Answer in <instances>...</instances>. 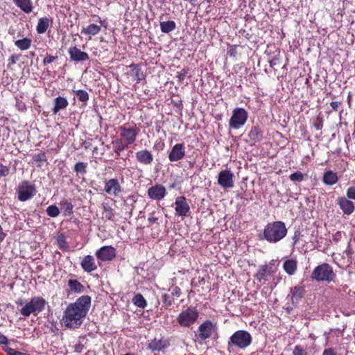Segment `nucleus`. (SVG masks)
Returning <instances> with one entry per match:
<instances>
[{
    "label": "nucleus",
    "instance_id": "ddd939ff",
    "mask_svg": "<svg viewBox=\"0 0 355 355\" xmlns=\"http://www.w3.org/2000/svg\"><path fill=\"white\" fill-rule=\"evenodd\" d=\"M104 191L108 195L117 197L123 191V188L118 179L112 178L105 182Z\"/></svg>",
    "mask_w": 355,
    "mask_h": 355
},
{
    "label": "nucleus",
    "instance_id": "864d4df0",
    "mask_svg": "<svg viewBox=\"0 0 355 355\" xmlns=\"http://www.w3.org/2000/svg\"><path fill=\"white\" fill-rule=\"evenodd\" d=\"M301 236V232L299 230H295L292 236L293 246H295L300 241Z\"/></svg>",
    "mask_w": 355,
    "mask_h": 355
},
{
    "label": "nucleus",
    "instance_id": "5fc2aeb1",
    "mask_svg": "<svg viewBox=\"0 0 355 355\" xmlns=\"http://www.w3.org/2000/svg\"><path fill=\"white\" fill-rule=\"evenodd\" d=\"M182 293L181 289L178 286H174L171 289V295L173 297H179Z\"/></svg>",
    "mask_w": 355,
    "mask_h": 355
},
{
    "label": "nucleus",
    "instance_id": "7ed1b4c3",
    "mask_svg": "<svg viewBox=\"0 0 355 355\" xmlns=\"http://www.w3.org/2000/svg\"><path fill=\"white\" fill-rule=\"evenodd\" d=\"M252 342L251 334L245 330L236 331L229 338L227 342V350L232 352L234 347L244 349L249 347Z\"/></svg>",
    "mask_w": 355,
    "mask_h": 355
},
{
    "label": "nucleus",
    "instance_id": "338daca9",
    "mask_svg": "<svg viewBox=\"0 0 355 355\" xmlns=\"http://www.w3.org/2000/svg\"><path fill=\"white\" fill-rule=\"evenodd\" d=\"M98 19V21L100 22V24L103 26L105 28H107V23L106 22L105 20H101L100 17L97 16Z\"/></svg>",
    "mask_w": 355,
    "mask_h": 355
},
{
    "label": "nucleus",
    "instance_id": "69168bd1",
    "mask_svg": "<svg viewBox=\"0 0 355 355\" xmlns=\"http://www.w3.org/2000/svg\"><path fill=\"white\" fill-rule=\"evenodd\" d=\"M323 355H333V349L329 348L325 349L323 352Z\"/></svg>",
    "mask_w": 355,
    "mask_h": 355
},
{
    "label": "nucleus",
    "instance_id": "c9c22d12",
    "mask_svg": "<svg viewBox=\"0 0 355 355\" xmlns=\"http://www.w3.org/2000/svg\"><path fill=\"white\" fill-rule=\"evenodd\" d=\"M132 302L135 306L141 309H144L147 306V302L141 293H137L133 297Z\"/></svg>",
    "mask_w": 355,
    "mask_h": 355
},
{
    "label": "nucleus",
    "instance_id": "de8ad7c7",
    "mask_svg": "<svg viewBox=\"0 0 355 355\" xmlns=\"http://www.w3.org/2000/svg\"><path fill=\"white\" fill-rule=\"evenodd\" d=\"M237 45H230L227 48V55L231 57L236 58L237 56Z\"/></svg>",
    "mask_w": 355,
    "mask_h": 355
},
{
    "label": "nucleus",
    "instance_id": "0e129e2a",
    "mask_svg": "<svg viewBox=\"0 0 355 355\" xmlns=\"http://www.w3.org/2000/svg\"><path fill=\"white\" fill-rule=\"evenodd\" d=\"M6 237V234L3 232V229L0 225V243L3 241Z\"/></svg>",
    "mask_w": 355,
    "mask_h": 355
},
{
    "label": "nucleus",
    "instance_id": "4d7b16f0",
    "mask_svg": "<svg viewBox=\"0 0 355 355\" xmlns=\"http://www.w3.org/2000/svg\"><path fill=\"white\" fill-rule=\"evenodd\" d=\"M19 57L17 55H12L8 60V66H11L17 62L18 61Z\"/></svg>",
    "mask_w": 355,
    "mask_h": 355
},
{
    "label": "nucleus",
    "instance_id": "39448f33",
    "mask_svg": "<svg viewBox=\"0 0 355 355\" xmlns=\"http://www.w3.org/2000/svg\"><path fill=\"white\" fill-rule=\"evenodd\" d=\"M117 130L119 132L120 139L129 145H132L135 142L140 131L135 123H133L132 125L125 123L123 125L119 126Z\"/></svg>",
    "mask_w": 355,
    "mask_h": 355
},
{
    "label": "nucleus",
    "instance_id": "a211bd4d",
    "mask_svg": "<svg viewBox=\"0 0 355 355\" xmlns=\"http://www.w3.org/2000/svg\"><path fill=\"white\" fill-rule=\"evenodd\" d=\"M185 156V146L184 144H176L174 145L169 154L168 159L171 162H177Z\"/></svg>",
    "mask_w": 355,
    "mask_h": 355
},
{
    "label": "nucleus",
    "instance_id": "79ce46f5",
    "mask_svg": "<svg viewBox=\"0 0 355 355\" xmlns=\"http://www.w3.org/2000/svg\"><path fill=\"white\" fill-rule=\"evenodd\" d=\"M162 300L164 306L170 307L174 302V298L169 294L164 293L162 295Z\"/></svg>",
    "mask_w": 355,
    "mask_h": 355
},
{
    "label": "nucleus",
    "instance_id": "1a4fd4ad",
    "mask_svg": "<svg viewBox=\"0 0 355 355\" xmlns=\"http://www.w3.org/2000/svg\"><path fill=\"white\" fill-rule=\"evenodd\" d=\"M333 270L330 265L323 263L314 268L311 277L313 280L318 282L327 281L330 282L332 279Z\"/></svg>",
    "mask_w": 355,
    "mask_h": 355
},
{
    "label": "nucleus",
    "instance_id": "c85d7f7f",
    "mask_svg": "<svg viewBox=\"0 0 355 355\" xmlns=\"http://www.w3.org/2000/svg\"><path fill=\"white\" fill-rule=\"evenodd\" d=\"M113 151L115 153V158L119 159L121 155V153L126 149L130 145L120 138H118L112 141Z\"/></svg>",
    "mask_w": 355,
    "mask_h": 355
},
{
    "label": "nucleus",
    "instance_id": "680f3d73",
    "mask_svg": "<svg viewBox=\"0 0 355 355\" xmlns=\"http://www.w3.org/2000/svg\"><path fill=\"white\" fill-rule=\"evenodd\" d=\"M165 144L163 141H159V142L156 141V143L154 145V148L156 150H163Z\"/></svg>",
    "mask_w": 355,
    "mask_h": 355
},
{
    "label": "nucleus",
    "instance_id": "6e6d98bb",
    "mask_svg": "<svg viewBox=\"0 0 355 355\" xmlns=\"http://www.w3.org/2000/svg\"><path fill=\"white\" fill-rule=\"evenodd\" d=\"M156 211H153L149 214V217L148 218V222L150 225L157 223L158 217L155 216Z\"/></svg>",
    "mask_w": 355,
    "mask_h": 355
},
{
    "label": "nucleus",
    "instance_id": "6e6552de",
    "mask_svg": "<svg viewBox=\"0 0 355 355\" xmlns=\"http://www.w3.org/2000/svg\"><path fill=\"white\" fill-rule=\"evenodd\" d=\"M216 329V325L211 320H205L198 328V332L195 336L196 341L200 345H202L207 339L211 338Z\"/></svg>",
    "mask_w": 355,
    "mask_h": 355
},
{
    "label": "nucleus",
    "instance_id": "49530a36",
    "mask_svg": "<svg viewBox=\"0 0 355 355\" xmlns=\"http://www.w3.org/2000/svg\"><path fill=\"white\" fill-rule=\"evenodd\" d=\"M292 355H309L308 353L305 351L303 347L300 345H295Z\"/></svg>",
    "mask_w": 355,
    "mask_h": 355
},
{
    "label": "nucleus",
    "instance_id": "37998d69",
    "mask_svg": "<svg viewBox=\"0 0 355 355\" xmlns=\"http://www.w3.org/2000/svg\"><path fill=\"white\" fill-rule=\"evenodd\" d=\"M305 175L300 171L295 172L289 176V178L293 182H302L304 180Z\"/></svg>",
    "mask_w": 355,
    "mask_h": 355
},
{
    "label": "nucleus",
    "instance_id": "c756f323",
    "mask_svg": "<svg viewBox=\"0 0 355 355\" xmlns=\"http://www.w3.org/2000/svg\"><path fill=\"white\" fill-rule=\"evenodd\" d=\"M297 268V262L293 259H286L283 263V269L288 275L295 274Z\"/></svg>",
    "mask_w": 355,
    "mask_h": 355
},
{
    "label": "nucleus",
    "instance_id": "9d476101",
    "mask_svg": "<svg viewBox=\"0 0 355 355\" xmlns=\"http://www.w3.org/2000/svg\"><path fill=\"white\" fill-rule=\"evenodd\" d=\"M36 193L35 187L28 180H23L17 189L18 200L21 202H25L31 199Z\"/></svg>",
    "mask_w": 355,
    "mask_h": 355
},
{
    "label": "nucleus",
    "instance_id": "e2e57ef3",
    "mask_svg": "<svg viewBox=\"0 0 355 355\" xmlns=\"http://www.w3.org/2000/svg\"><path fill=\"white\" fill-rule=\"evenodd\" d=\"M8 343V338L4 335L0 334V345H3V346Z\"/></svg>",
    "mask_w": 355,
    "mask_h": 355
},
{
    "label": "nucleus",
    "instance_id": "3c124183",
    "mask_svg": "<svg viewBox=\"0 0 355 355\" xmlns=\"http://www.w3.org/2000/svg\"><path fill=\"white\" fill-rule=\"evenodd\" d=\"M10 168L0 162V177H6L9 174Z\"/></svg>",
    "mask_w": 355,
    "mask_h": 355
},
{
    "label": "nucleus",
    "instance_id": "a19ab883",
    "mask_svg": "<svg viewBox=\"0 0 355 355\" xmlns=\"http://www.w3.org/2000/svg\"><path fill=\"white\" fill-rule=\"evenodd\" d=\"M46 214L49 216L55 218L60 214V210L56 205H50L46 208Z\"/></svg>",
    "mask_w": 355,
    "mask_h": 355
},
{
    "label": "nucleus",
    "instance_id": "e433bc0d",
    "mask_svg": "<svg viewBox=\"0 0 355 355\" xmlns=\"http://www.w3.org/2000/svg\"><path fill=\"white\" fill-rule=\"evenodd\" d=\"M304 294V288L300 286H295L292 291L291 300L293 302H298Z\"/></svg>",
    "mask_w": 355,
    "mask_h": 355
},
{
    "label": "nucleus",
    "instance_id": "bf43d9fd",
    "mask_svg": "<svg viewBox=\"0 0 355 355\" xmlns=\"http://www.w3.org/2000/svg\"><path fill=\"white\" fill-rule=\"evenodd\" d=\"M3 350L5 351L9 355H14L16 350L8 347V344L3 346Z\"/></svg>",
    "mask_w": 355,
    "mask_h": 355
},
{
    "label": "nucleus",
    "instance_id": "f704fd0d",
    "mask_svg": "<svg viewBox=\"0 0 355 355\" xmlns=\"http://www.w3.org/2000/svg\"><path fill=\"white\" fill-rule=\"evenodd\" d=\"M176 28V24L174 21L169 20L160 23V28L162 33H168Z\"/></svg>",
    "mask_w": 355,
    "mask_h": 355
},
{
    "label": "nucleus",
    "instance_id": "393cba45",
    "mask_svg": "<svg viewBox=\"0 0 355 355\" xmlns=\"http://www.w3.org/2000/svg\"><path fill=\"white\" fill-rule=\"evenodd\" d=\"M53 19L50 17H44L38 19L36 26V31L38 34L44 33L47 29L52 25Z\"/></svg>",
    "mask_w": 355,
    "mask_h": 355
},
{
    "label": "nucleus",
    "instance_id": "cd10ccee",
    "mask_svg": "<svg viewBox=\"0 0 355 355\" xmlns=\"http://www.w3.org/2000/svg\"><path fill=\"white\" fill-rule=\"evenodd\" d=\"M12 1L24 13L29 14L33 10L32 0H12Z\"/></svg>",
    "mask_w": 355,
    "mask_h": 355
},
{
    "label": "nucleus",
    "instance_id": "dca6fc26",
    "mask_svg": "<svg viewBox=\"0 0 355 355\" xmlns=\"http://www.w3.org/2000/svg\"><path fill=\"white\" fill-rule=\"evenodd\" d=\"M170 345L171 342L168 338L162 337L157 339L155 338L148 343L147 349L152 352H164Z\"/></svg>",
    "mask_w": 355,
    "mask_h": 355
},
{
    "label": "nucleus",
    "instance_id": "72a5a7b5",
    "mask_svg": "<svg viewBox=\"0 0 355 355\" xmlns=\"http://www.w3.org/2000/svg\"><path fill=\"white\" fill-rule=\"evenodd\" d=\"M33 162L35 164L37 167H42L44 163L47 162V157L46 153L44 152H42L38 154L33 155Z\"/></svg>",
    "mask_w": 355,
    "mask_h": 355
},
{
    "label": "nucleus",
    "instance_id": "c03bdc74",
    "mask_svg": "<svg viewBox=\"0 0 355 355\" xmlns=\"http://www.w3.org/2000/svg\"><path fill=\"white\" fill-rule=\"evenodd\" d=\"M189 73L188 68H184L180 71H178L176 73V78L180 83H183L185 79V77L187 76Z\"/></svg>",
    "mask_w": 355,
    "mask_h": 355
},
{
    "label": "nucleus",
    "instance_id": "774afa93",
    "mask_svg": "<svg viewBox=\"0 0 355 355\" xmlns=\"http://www.w3.org/2000/svg\"><path fill=\"white\" fill-rule=\"evenodd\" d=\"M14 355H30L29 354L22 353L21 352L15 351Z\"/></svg>",
    "mask_w": 355,
    "mask_h": 355
},
{
    "label": "nucleus",
    "instance_id": "a878e982",
    "mask_svg": "<svg viewBox=\"0 0 355 355\" xmlns=\"http://www.w3.org/2000/svg\"><path fill=\"white\" fill-rule=\"evenodd\" d=\"M248 137L253 144L258 143L263 139V131L259 125L252 126L248 133Z\"/></svg>",
    "mask_w": 355,
    "mask_h": 355
},
{
    "label": "nucleus",
    "instance_id": "bb28decb",
    "mask_svg": "<svg viewBox=\"0 0 355 355\" xmlns=\"http://www.w3.org/2000/svg\"><path fill=\"white\" fill-rule=\"evenodd\" d=\"M68 105V100L65 97L59 96L54 99V106L52 108V112L53 114H56L60 110L66 109Z\"/></svg>",
    "mask_w": 355,
    "mask_h": 355
},
{
    "label": "nucleus",
    "instance_id": "2f4dec72",
    "mask_svg": "<svg viewBox=\"0 0 355 355\" xmlns=\"http://www.w3.org/2000/svg\"><path fill=\"white\" fill-rule=\"evenodd\" d=\"M101 30V28L100 26L95 24H92L86 28H83L81 31V33L85 35H95L98 34Z\"/></svg>",
    "mask_w": 355,
    "mask_h": 355
},
{
    "label": "nucleus",
    "instance_id": "a18cd8bd",
    "mask_svg": "<svg viewBox=\"0 0 355 355\" xmlns=\"http://www.w3.org/2000/svg\"><path fill=\"white\" fill-rule=\"evenodd\" d=\"M322 180L323 182L326 184H333V171H328L327 173H325Z\"/></svg>",
    "mask_w": 355,
    "mask_h": 355
},
{
    "label": "nucleus",
    "instance_id": "09e8293b",
    "mask_svg": "<svg viewBox=\"0 0 355 355\" xmlns=\"http://www.w3.org/2000/svg\"><path fill=\"white\" fill-rule=\"evenodd\" d=\"M58 58V55H46V56L43 59L42 64L44 65H46L49 64H51L54 61H55Z\"/></svg>",
    "mask_w": 355,
    "mask_h": 355
},
{
    "label": "nucleus",
    "instance_id": "b1692460",
    "mask_svg": "<svg viewBox=\"0 0 355 355\" xmlns=\"http://www.w3.org/2000/svg\"><path fill=\"white\" fill-rule=\"evenodd\" d=\"M129 68L131 70V76L135 78L137 83L146 80V74L142 71L140 64L132 63L129 65Z\"/></svg>",
    "mask_w": 355,
    "mask_h": 355
},
{
    "label": "nucleus",
    "instance_id": "13d9d810",
    "mask_svg": "<svg viewBox=\"0 0 355 355\" xmlns=\"http://www.w3.org/2000/svg\"><path fill=\"white\" fill-rule=\"evenodd\" d=\"M58 242L59 247L61 249H64L67 245V241L64 236L59 237L58 239Z\"/></svg>",
    "mask_w": 355,
    "mask_h": 355
},
{
    "label": "nucleus",
    "instance_id": "2eb2a0df",
    "mask_svg": "<svg viewBox=\"0 0 355 355\" xmlns=\"http://www.w3.org/2000/svg\"><path fill=\"white\" fill-rule=\"evenodd\" d=\"M175 210L178 216L181 217L187 216L189 212L190 211V206L184 196H178L175 198Z\"/></svg>",
    "mask_w": 355,
    "mask_h": 355
},
{
    "label": "nucleus",
    "instance_id": "ea45409f",
    "mask_svg": "<svg viewBox=\"0 0 355 355\" xmlns=\"http://www.w3.org/2000/svg\"><path fill=\"white\" fill-rule=\"evenodd\" d=\"M87 163L83 162H78L75 164L73 170L77 173H80V174L84 175L87 173Z\"/></svg>",
    "mask_w": 355,
    "mask_h": 355
},
{
    "label": "nucleus",
    "instance_id": "052dcab7",
    "mask_svg": "<svg viewBox=\"0 0 355 355\" xmlns=\"http://www.w3.org/2000/svg\"><path fill=\"white\" fill-rule=\"evenodd\" d=\"M270 66L273 67L275 65H278L279 64V58L277 56H275L272 59L270 60Z\"/></svg>",
    "mask_w": 355,
    "mask_h": 355
},
{
    "label": "nucleus",
    "instance_id": "4be33fe9",
    "mask_svg": "<svg viewBox=\"0 0 355 355\" xmlns=\"http://www.w3.org/2000/svg\"><path fill=\"white\" fill-rule=\"evenodd\" d=\"M68 289H67V296L71 294H79L82 293L84 290V286L77 279H69L67 282Z\"/></svg>",
    "mask_w": 355,
    "mask_h": 355
},
{
    "label": "nucleus",
    "instance_id": "aec40b11",
    "mask_svg": "<svg viewBox=\"0 0 355 355\" xmlns=\"http://www.w3.org/2000/svg\"><path fill=\"white\" fill-rule=\"evenodd\" d=\"M68 53L69 54L71 60L74 62H83L89 59L87 53L82 51L76 46L70 47Z\"/></svg>",
    "mask_w": 355,
    "mask_h": 355
},
{
    "label": "nucleus",
    "instance_id": "423d86ee",
    "mask_svg": "<svg viewBox=\"0 0 355 355\" xmlns=\"http://www.w3.org/2000/svg\"><path fill=\"white\" fill-rule=\"evenodd\" d=\"M199 317V311L196 307H188L182 311L177 318L178 324L183 327H189Z\"/></svg>",
    "mask_w": 355,
    "mask_h": 355
},
{
    "label": "nucleus",
    "instance_id": "58836bf2",
    "mask_svg": "<svg viewBox=\"0 0 355 355\" xmlns=\"http://www.w3.org/2000/svg\"><path fill=\"white\" fill-rule=\"evenodd\" d=\"M79 101L86 103L89 100V94L83 89L73 91Z\"/></svg>",
    "mask_w": 355,
    "mask_h": 355
},
{
    "label": "nucleus",
    "instance_id": "f257e3e1",
    "mask_svg": "<svg viewBox=\"0 0 355 355\" xmlns=\"http://www.w3.org/2000/svg\"><path fill=\"white\" fill-rule=\"evenodd\" d=\"M91 306V297L82 295L74 302L68 304L60 320L62 326L76 329L83 324Z\"/></svg>",
    "mask_w": 355,
    "mask_h": 355
},
{
    "label": "nucleus",
    "instance_id": "4c0bfd02",
    "mask_svg": "<svg viewBox=\"0 0 355 355\" xmlns=\"http://www.w3.org/2000/svg\"><path fill=\"white\" fill-rule=\"evenodd\" d=\"M60 206L64 210V214L68 216H72L73 214L72 203L68 200H64L60 202Z\"/></svg>",
    "mask_w": 355,
    "mask_h": 355
},
{
    "label": "nucleus",
    "instance_id": "7c9ffc66",
    "mask_svg": "<svg viewBox=\"0 0 355 355\" xmlns=\"http://www.w3.org/2000/svg\"><path fill=\"white\" fill-rule=\"evenodd\" d=\"M32 44V40L28 37L15 41V45L21 51H26L30 49Z\"/></svg>",
    "mask_w": 355,
    "mask_h": 355
},
{
    "label": "nucleus",
    "instance_id": "9b49d317",
    "mask_svg": "<svg viewBox=\"0 0 355 355\" xmlns=\"http://www.w3.org/2000/svg\"><path fill=\"white\" fill-rule=\"evenodd\" d=\"M276 271L275 264L270 261L268 263L260 266L254 277L258 282L263 284L268 281L270 277L275 275Z\"/></svg>",
    "mask_w": 355,
    "mask_h": 355
},
{
    "label": "nucleus",
    "instance_id": "603ef678",
    "mask_svg": "<svg viewBox=\"0 0 355 355\" xmlns=\"http://www.w3.org/2000/svg\"><path fill=\"white\" fill-rule=\"evenodd\" d=\"M346 195L349 200H355V187H349L347 190Z\"/></svg>",
    "mask_w": 355,
    "mask_h": 355
},
{
    "label": "nucleus",
    "instance_id": "473e14b6",
    "mask_svg": "<svg viewBox=\"0 0 355 355\" xmlns=\"http://www.w3.org/2000/svg\"><path fill=\"white\" fill-rule=\"evenodd\" d=\"M103 213L106 220L114 221L115 211L114 209L108 204H103Z\"/></svg>",
    "mask_w": 355,
    "mask_h": 355
},
{
    "label": "nucleus",
    "instance_id": "6ab92c4d",
    "mask_svg": "<svg viewBox=\"0 0 355 355\" xmlns=\"http://www.w3.org/2000/svg\"><path fill=\"white\" fill-rule=\"evenodd\" d=\"M135 158L137 162L142 165H150L153 162V155L147 149L137 151L135 153Z\"/></svg>",
    "mask_w": 355,
    "mask_h": 355
},
{
    "label": "nucleus",
    "instance_id": "f8f14e48",
    "mask_svg": "<svg viewBox=\"0 0 355 355\" xmlns=\"http://www.w3.org/2000/svg\"><path fill=\"white\" fill-rule=\"evenodd\" d=\"M95 255L102 261H112L116 257V249L111 245L103 246L96 250Z\"/></svg>",
    "mask_w": 355,
    "mask_h": 355
},
{
    "label": "nucleus",
    "instance_id": "f03ea898",
    "mask_svg": "<svg viewBox=\"0 0 355 355\" xmlns=\"http://www.w3.org/2000/svg\"><path fill=\"white\" fill-rule=\"evenodd\" d=\"M287 232L288 229L283 221H272L264 227L263 236L260 238L270 243H276L282 240Z\"/></svg>",
    "mask_w": 355,
    "mask_h": 355
},
{
    "label": "nucleus",
    "instance_id": "8fccbe9b",
    "mask_svg": "<svg viewBox=\"0 0 355 355\" xmlns=\"http://www.w3.org/2000/svg\"><path fill=\"white\" fill-rule=\"evenodd\" d=\"M84 349L85 345L80 342H78V343L72 346L73 352L74 353L80 354L83 351Z\"/></svg>",
    "mask_w": 355,
    "mask_h": 355
},
{
    "label": "nucleus",
    "instance_id": "5701e85b",
    "mask_svg": "<svg viewBox=\"0 0 355 355\" xmlns=\"http://www.w3.org/2000/svg\"><path fill=\"white\" fill-rule=\"evenodd\" d=\"M80 266L83 270L86 272H91L97 269L95 259L92 255H87L84 257L80 262Z\"/></svg>",
    "mask_w": 355,
    "mask_h": 355
},
{
    "label": "nucleus",
    "instance_id": "412c9836",
    "mask_svg": "<svg viewBox=\"0 0 355 355\" xmlns=\"http://www.w3.org/2000/svg\"><path fill=\"white\" fill-rule=\"evenodd\" d=\"M338 204L345 215L352 214L355 210L354 202L345 197H340L337 200Z\"/></svg>",
    "mask_w": 355,
    "mask_h": 355
},
{
    "label": "nucleus",
    "instance_id": "0eeeda50",
    "mask_svg": "<svg viewBox=\"0 0 355 355\" xmlns=\"http://www.w3.org/2000/svg\"><path fill=\"white\" fill-rule=\"evenodd\" d=\"M248 119V111L242 107H236L232 110V115L229 119L230 128L237 130L243 126Z\"/></svg>",
    "mask_w": 355,
    "mask_h": 355
},
{
    "label": "nucleus",
    "instance_id": "20e7f679",
    "mask_svg": "<svg viewBox=\"0 0 355 355\" xmlns=\"http://www.w3.org/2000/svg\"><path fill=\"white\" fill-rule=\"evenodd\" d=\"M46 304V300L42 297H33L19 310V312L25 317H28L31 314L37 315L44 309Z\"/></svg>",
    "mask_w": 355,
    "mask_h": 355
},
{
    "label": "nucleus",
    "instance_id": "f3484780",
    "mask_svg": "<svg viewBox=\"0 0 355 355\" xmlns=\"http://www.w3.org/2000/svg\"><path fill=\"white\" fill-rule=\"evenodd\" d=\"M147 193L150 199L159 200L166 196V189L162 184H157L150 187Z\"/></svg>",
    "mask_w": 355,
    "mask_h": 355
},
{
    "label": "nucleus",
    "instance_id": "4468645a",
    "mask_svg": "<svg viewBox=\"0 0 355 355\" xmlns=\"http://www.w3.org/2000/svg\"><path fill=\"white\" fill-rule=\"evenodd\" d=\"M234 174L229 169L221 171L218 177V184L225 189L234 187Z\"/></svg>",
    "mask_w": 355,
    "mask_h": 355
}]
</instances>
